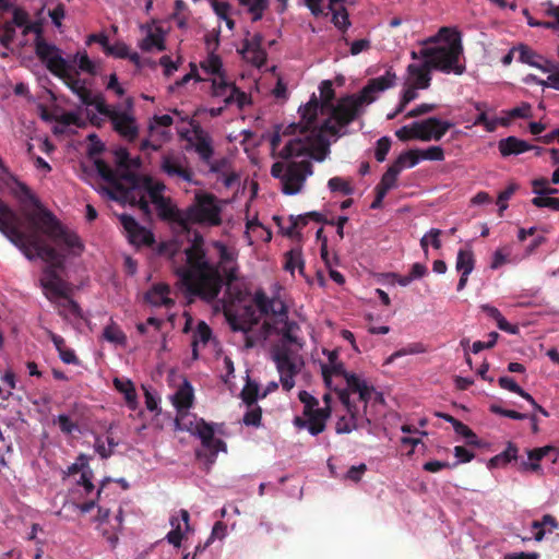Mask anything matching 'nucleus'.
I'll return each instance as SVG.
<instances>
[{
  "label": "nucleus",
  "instance_id": "nucleus-23",
  "mask_svg": "<svg viewBox=\"0 0 559 559\" xmlns=\"http://www.w3.org/2000/svg\"><path fill=\"white\" fill-rule=\"evenodd\" d=\"M154 205L160 219L176 223L183 228L185 211L182 212L176 205H174L170 198L165 197L164 199L154 203Z\"/></svg>",
  "mask_w": 559,
  "mask_h": 559
},
{
  "label": "nucleus",
  "instance_id": "nucleus-38",
  "mask_svg": "<svg viewBox=\"0 0 559 559\" xmlns=\"http://www.w3.org/2000/svg\"><path fill=\"white\" fill-rule=\"evenodd\" d=\"M247 312H249L251 317L248 320L238 318L237 316H229L227 318L230 329L234 332H242L247 334L251 331L252 326L258 323V320L253 318V311L251 310V308H248Z\"/></svg>",
  "mask_w": 559,
  "mask_h": 559
},
{
  "label": "nucleus",
  "instance_id": "nucleus-46",
  "mask_svg": "<svg viewBox=\"0 0 559 559\" xmlns=\"http://www.w3.org/2000/svg\"><path fill=\"white\" fill-rule=\"evenodd\" d=\"M342 1L343 0H305V3L314 16H319L324 13L325 8L333 10V7Z\"/></svg>",
  "mask_w": 559,
  "mask_h": 559
},
{
  "label": "nucleus",
  "instance_id": "nucleus-52",
  "mask_svg": "<svg viewBox=\"0 0 559 559\" xmlns=\"http://www.w3.org/2000/svg\"><path fill=\"white\" fill-rule=\"evenodd\" d=\"M248 102L247 94L241 92L236 85L231 87V92L224 99L226 106L236 103L239 109H242Z\"/></svg>",
  "mask_w": 559,
  "mask_h": 559
},
{
  "label": "nucleus",
  "instance_id": "nucleus-55",
  "mask_svg": "<svg viewBox=\"0 0 559 559\" xmlns=\"http://www.w3.org/2000/svg\"><path fill=\"white\" fill-rule=\"evenodd\" d=\"M308 419L307 430L312 436H318L325 430L326 424L322 421L320 417H318L314 412L310 413V415H304Z\"/></svg>",
  "mask_w": 559,
  "mask_h": 559
},
{
  "label": "nucleus",
  "instance_id": "nucleus-32",
  "mask_svg": "<svg viewBox=\"0 0 559 559\" xmlns=\"http://www.w3.org/2000/svg\"><path fill=\"white\" fill-rule=\"evenodd\" d=\"M518 454H519L518 445L515 443L509 441L507 443V448H506L504 451H502L501 453L492 456L488 461V467L489 468H497V467H500V466H506L510 462L516 461L518 460Z\"/></svg>",
  "mask_w": 559,
  "mask_h": 559
},
{
  "label": "nucleus",
  "instance_id": "nucleus-37",
  "mask_svg": "<svg viewBox=\"0 0 559 559\" xmlns=\"http://www.w3.org/2000/svg\"><path fill=\"white\" fill-rule=\"evenodd\" d=\"M114 385L117 389V391L124 395L127 404L130 407L134 408V405L136 403V392L131 380L115 378Z\"/></svg>",
  "mask_w": 559,
  "mask_h": 559
},
{
  "label": "nucleus",
  "instance_id": "nucleus-42",
  "mask_svg": "<svg viewBox=\"0 0 559 559\" xmlns=\"http://www.w3.org/2000/svg\"><path fill=\"white\" fill-rule=\"evenodd\" d=\"M403 158L404 157L396 158L394 160V163L383 174L379 185L385 187L389 190L395 187L397 176L401 173V165L403 164Z\"/></svg>",
  "mask_w": 559,
  "mask_h": 559
},
{
  "label": "nucleus",
  "instance_id": "nucleus-31",
  "mask_svg": "<svg viewBox=\"0 0 559 559\" xmlns=\"http://www.w3.org/2000/svg\"><path fill=\"white\" fill-rule=\"evenodd\" d=\"M94 164L102 179L111 185L116 190L124 191L120 182V175H118L117 171L114 170L104 159L98 158Z\"/></svg>",
  "mask_w": 559,
  "mask_h": 559
},
{
  "label": "nucleus",
  "instance_id": "nucleus-59",
  "mask_svg": "<svg viewBox=\"0 0 559 559\" xmlns=\"http://www.w3.org/2000/svg\"><path fill=\"white\" fill-rule=\"evenodd\" d=\"M298 399L304 404V415H310L319 405V401L307 391H300Z\"/></svg>",
  "mask_w": 559,
  "mask_h": 559
},
{
  "label": "nucleus",
  "instance_id": "nucleus-19",
  "mask_svg": "<svg viewBox=\"0 0 559 559\" xmlns=\"http://www.w3.org/2000/svg\"><path fill=\"white\" fill-rule=\"evenodd\" d=\"M192 133L193 138L189 141L192 142L194 151L204 164H210L214 155L212 138L199 124L193 127Z\"/></svg>",
  "mask_w": 559,
  "mask_h": 559
},
{
  "label": "nucleus",
  "instance_id": "nucleus-60",
  "mask_svg": "<svg viewBox=\"0 0 559 559\" xmlns=\"http://www.w3.org/2000/svg\"><path fill=\"white\" fill-rule=\"evenodd\" d=\"M75 59L78 60V67L81 71L92 75L96 73V67L87 56L86 51L78 52Z\"/></svg>",
  "mask_w": 559,
  "mask_h": 559
},
{
  "label": "nucleus",
  "instance_id": "nucleus-34",
  "mask_svg": "<svg viewBox=\"0 0 559 559\" xmlns=\"http://www.w3.org/2000/svg\"><path fill=\"white\" fill-rule=\"evenodd\" d=\"M103 337L115 345L123 346L127 343V335L112 319H110L109 323L104 328Z\"/></svg>",
  "mask_w": 559,
  "mask_h": 559
},
{
  "label": "nucleus",
  "instance_id": "nucleus-21",
  "mask_svg": "<svg viewBox=\"0 0 559 559\" xmlns=\"http://www.w3.org/2000/svg\"><path fill=\"white\" fill-rule=\"evenodd\" d=\"M346 384V390H348L349 393H357L359 395V400L365 403V409L367 408V404L371 400L372 394H374L376 402L383 401V396L381 393L376 392L372 385H369L365 380L360 379L355 373L348 376Z\"/></svg>",
  "mask_w": 559,
  "mask_h": 559
},
{
  "label": "nucleus",
  "instance_id": "nucleus-53",
  "mask_svg": "<svg viewBox=\"0 0 559 559\" xmlns=\"http://www.w3.org/2000/svg\"><path fill=\"white\" fill-rule=\"evenodd\" d=\"M519 189V186L514 182L508 185V187L501 191L498 195L497 204L499 206V216L503 215L504 210L508 207L507 201L511 199V197Z\"/></svg>",
  "mask_w": 559,
  "mask_h": 559
},
{
  "label": "nucleus",
  "instance_id": "nucleus-8",
  "mask_svg": "<svg viewBox=\"0 0 559 559\" xmlns=\"http://www.w3.org/2000/svg\"><path fill=\"white\" fill-rule=\"evenodd\" d=\"M222 207L217 198L209 192H198L194 201L185 210V226L188 229L191 224L219 226L222 224Z\"/></svg>",
  "mask_w": 559,
  "mask_h": 559
},
{
  "label": "nucleus",
  "instance_id": "nucleus-47",
  "mask_svg": "<svg viewBox=\"0 0 559 559\" xmlns=\"http://www.w3.org/2000/svg\"><path fill=\"white\" fill-rule=\"evenodd\" d=\"M328 187L332 192H341L344 195H350L354 193V188L350 181L343 179L342 177H333L328 181Z\"/></svg>",
  "mask_w": 559,
  "mask_h": 559
},
{
  "label": "nucleus",
  "instance_id": "nucleus-22",
  "mask_svg": "<svg viewBox=\"0 0 559 559\" xmlns=\"http://www.w3.org/2000/svg\"><path fill=\"white\" fill-rule=\"evenodd\" d=\"M112 128L129 142H133L139 134L135 119L127 112L117 111L110 119Z\"/></svg>",
  "mask_w": 559,
  "mask_h": 559
},
{
  "label": "nucleus",
  "instance_id": "nucleus-28",
  "mask_svg": "<svg viewBox=\"0 0 559 559\" xmlns=\"http://www.w3.org/2000/svg\"><path fill=\"white\" fill-rule=\"evenodd\" d=\"M40 286L44 295L50 302H56L57 299L67 297L69 293L68 284L61 276L56 277V280L45 281Z\"/></svg>",
  "mask_w": 559,
  "mask_h": 559
},
{
  "label": "nucleus",
  "instance_id": "nucleus-17",
  "mask_svg": "<svg viewBox=\"0 0 559 559\" xmlns=\"http://www.w3.org/2000/svg\"><path fill=\"white\" fill-rule=\"evenodd\" d=\"M119 221L127 231L128 239L135 246H152L155 242L154 235L141 226L133 216L121 214Z\"/></svg>",
  "mask_w": 559,
  "mask_h": 559
},
{
  "label": "nucleus",
  "instance_id": "nucleus-6",
  "mask_svg": "<svg viewBox=\"0 0 559 559\" xmlns=\"http://www.w3.org/2000/svg\"><path fill=\"white\" fill-rule=\"evenodd\" d=\"M36 56L53 75L64 82L82 103H87L90 90L85 86V81L78 76V72L71 73L73 67L60 55V49L57 46L45 40H37Z\"/></svg>",
  "mask_w": 559,
  "mask_h": 559
},
{
  "label": "nucleus",
  "instance_id": "nucleus-29",
  "mask_svg": "<svg viewBox=\"0 0 559 559\" xmlns=\"http://www.w3.org/2000/svg\"><path fill=\"white\" fill-rule=\"evenodd\" d=\"M559 526L558 521L551 514H544L540 520L532 522V530L534 531V539L542 542L546 533H551Z\"/></svg>",
  "mask_w": 559,
  "mask_h": 559
},
{
  "label": "nucleus",
  "instance_id": "nucleus-26",
  "mask_svg": "<svg viewBox=\"0 0 559 559\" xmlns=\"http://www.w3.org/2000/svg\"><path fill=\"white\" fill-rule=\"evenodd\" d=\"M498 148L503 157L519 155L534 148L533 145L516 136H508L498 142Z\"/></svg>",
  "mask_w": 559,
  "mask_h": 559
},
{
  "label": "nucleus",
  "instance_id": "nucleus-10",
  "mask_svg": "<svg viewBox=\"0 0 559 559\" xmlns=\"http://www.w3.org/2000/svg\"><path fill=\"white\" fill-rule=\"evenodd\" d=\"M313 174V167L310 160L276 162L271 167L272 177L280 179L282 191L287 195H293L301 191L307 177Z\"/></svg>",
  "mask_w": 559,
  "mask_h": 559
},
{
  "label": "nucleus",
  "instance_id": "nucleus-43",
  "mask_svg": "<svg viewBox=\"0 0 559 559\" xmlns=\"http://www.w3.org/2000/svg\"><path fill=\"white\" fill-rule=\"evenodd\" d=\"M286 271L294 273L295 269L299 270V273H304L305 262L301 257V251L299 249H292L285 254V265Z\"/></svg>",
  "mask_w": 559,
  "mask_h": 559
},
{
  "label": "nucleus",
  "instance_id": "nucleus-2",
  "mask_svg": "<svg viewBox=\"0 0 559 559\" xmlns=\"http://www.w3.org/2000/svg\"><path fill=\"white\" fill-rule=\"evenodd\" d=\"M32 221L38 226L44 235H46L57 247L58 255L61 260L60 265L56 261H45L48 265L43 271L40 284L45 281L56 280L60 276L58 271L64 267L67 257H79L84 251V243L79 235L67 228L57 216L47 209H40L39 212L32 216Z\"/></svg>",
  "mask_w": 559,
  "mask_h": 559
},
{
  "label": "nucleus",
  "instance_id": "nucleus-14",
  "mask_svg": "<svg viewBox=\"0 0 559 559\" xmlns=\"http://www.w3.org/2000/svg\"><path fill=\"white\" fill-rule=\"evenodd\" d=\"M159 169L169 178L192 182L193 171L188 167L187 157L175 152L164 153L160 157Z\"/></svg>",
  "mask_w": 559,
  "mask_h": 559
},
{
  "label": "nucleus",
  "instance_id": "nucleus-58",
  "mask_svg": "<svg viewBox=\"0 0 559 559\" xmlns=\"http://www.w3.org/2000/svg\"><path fill=\"white\" fill-rule=\"evenodd\" d=\"M53 423L57 424L60 430L66 435H71L79 430L78 424L71 420V418L66 414H60Z\"/></svg>",
  "mask_w": 559,
  "mask_h": 559
},
{
  "label": "nucleus",
  "instance_id": "nucleus-20",
  "mask_svg": "<svg viewBox=\"0 0 559 559\" xmlns=\"http://www.w3.org/2000/svg\"><path fill=\"white\" fill-rule=\"evenodd\" d=\"M519 51V61L522 63H526L531 67L537 68L543 72H551L559 68V64H556L547 59H545L542 55L537 53L530 46L525 44H520L516 46Z\"/></svg>",
  "mask_w": 559,
  "mask_h": 559
},
{
  "label": "nucleus",
  "instance_id": "nucleus-11",
  "mask_svg": "<svg viewBox=\"0 0 559 559\" xmlns=\"http://www.w3.org/2000/svg\"><path fill=\"white\" fill-rule=\"evenodd\" d=\"M187 430L200 438L204 450H197L195 455L199 460H204L209 466L214 464L219 451L226 452V443L214 437L213 426L203 418L195 419L194 424L190 423Z\"/></svg>",
  "mask_w": 559,
  "mask_h": 559
},
{
  "label": "nucleus",
  "instance_id": "nucleus-51",
  "mask_svg": "<svg viewBox=\"0 0 559 559\" xmlns=\"http://www.w3.org/2000/svg\"><path fill=\"white\" fill-rule=\"evenodd\" d=\"M115 157H116L117 166L121 169L120 177H121V179H123V176L127 174V171H132L131 164H130L131 163L130 154L126 148L121 147L115 152Z\"/></svg>",
  "mask_w": 559,
  "mask_h": 559
},
{
  "label": "nucleus",
  "instance_id": "nucleus-39",
  "mask_svg": "<svg viewBox=\"0 0 559 559\" xmlns=\"http://www.w3.org/2000/svg\"><path fill=\"white\" fill-rule=\"evenodd\" d=\"M169 289L167 286L156 285L146 294V299L155 306H170L173 300L168 297Z\"/></svg>",
  "mask_w": 559,
  "mask_h": 559
},
{
  "label": "nucleus",
  "instance_id": "nucleus-56",
  "mask_svg": "<svg viewBox=\"0 0 559 559\" xmlns=\"http://www.w3.org/2000/svg\"><path fill=\"white\" fill-rule=\"evenodd\" d=\"M212 336V330L211 328L204 322H199L197 330L193 334L192 342H197V344L202 343L203 345H206Z\"/></svg>",
  "mask_w": 559,
  "mask_h": 559
},
{
  "label": "nucleus",
  "instance_id": "nucleus-36",
  "mask_svg": "<svg viewBox=\"0 0 559 559\" xmlns=\"http://www.w3.org/2000/svg\"><path fill=\"white\" fill-rule=\"evenodd\" d=\"M153 48H156L159 51H164L166 49L164 34L159 27H157L155 32L150 31L141 44V49L144 51H151Z\"/></svg>",
  "mask_w": 559,
  "mask_h": 559
},
{
  "label": "nucleus",
  "instance_id": "nucleus-4",
  "mask_svg": "<svg viewBox=\"0 0 559 559\" xmlns=\"http://www.w3.org/2000/svg\"><path fill=\"white\" fill-rule=\"evenodd\" d=\"M19 216L12 211V216L0 224V233L16 246L28 260L40 259L43 261H56L60 265L61 260L58 249L45 243L37 234H25L19 227Z\"/></svg>",
  "mask_w": 559,
  "mask_h": 559
},
{
  "label": "nucleus",
  "instance_id": "nucleus-15",
  "mask_svg": "<svg viewBox=\"0 0 559 559\" xmlns=\"http://www.w3.org/2000/svg\"><path fill=\"white\" fill-rule=\"evenodd\" d=\"M319 107L320 102L313 94L311 99L305 105V107L300 108V122L287 126L284 131V134L299 133L301 135H306L310 134L312 130H319L320 128H318L316 124Z\"/></svg>",
  "mask_w": 559,
  "mask_h": 559
},
{
  "label": "nucleus",
  "instance_id": "nucleus-25",
  "mask_svg": "<svg viewBox=\"0 0 559 559\" xmlns=\"http://www.w3.org/2000/svg\"><path fill=\"white\" fill-rule=\"evenodd\" d=\"M550 452H558L555 447L545 445L542 448H535L527 451L530 462L522 461L519 464V471L521 472H540V460L544 459Z\"/></svg>",
  "mask_w": 559,
  "mask_h": 559
},
{
  "label": "nucleus",
  "instance_id": "nucleus-27",
  "mask_svg": "<svg viewBox=\"0 0 559 559\" xmlns=\"http://www.w3.org/2000/svg\"><path fill=\"white\" fill-rule=\"evenodd\" d=\"M430 70L431 67L426 60L421 64L411 63L407 72L414 81L412 85L421 90L428 88L431 81Z\"/></svg>",
  "mask_w": 559,
  "mask_h": 559
},
{
  "label": "nucleus",
  "instance_id": "nucleus-12",
  "mask_svg": "<svg viewBox=\"0 0 559 559\" xmlns=\"http://www.w3.org/2000/svg\"><path fill=\"white\" fill-rule=\"evenodd\" d=\"M294 353L286 344H277L272 348V358L280 372V381L285 391H290L295 385V377L300 370Z\"/></svg>",
  "mask_w": 559,
  "mask_h": 559
},
{
  "label": "nucleus",
  "instance_id": "nucleus-63",
  "mask_svg": "<svg viewBox=\"0 0 559 559\" xmlns=\"http://www.w3.org/2000/svg\"><path fill=\"white\" fill-rule=\"evenodd\" d=\"M532 204L536 207H549L559 211V198L538 195L532 199Z\"/></svg>",
  "mask_w": 559,
  "mask_h": 559
},
{
  "label": "nucleus",
  "instance_id": "nucleus-64",
  "mask_svg": "<svg viewBox=\"0 0 559 559\" xmlns=\"http://www.w3.org/2000/svg\"><path fill=\"white\" fill-rule=\"evenodd\" d=\"M222 66L223 64H222L221 58L218 56L212 55L202 64V68L211 74H217L219 78V76H223Z\"/></svg>",
  "mask_w": 559,
  "mask_h": 559
},
{
  "label": "nucleus",
  "instance_id": "nucleus-35",
  "mask_svg": "<svg viewBox=\"0 0 559 559\" xmlns=\"http://www.w3.org/2000/svg\"><path fill=\"white\" fill-rule=\"evenodd\" d=\"M475 266V258L472 250L460 249L456 257L455 269L463 275H469Z\"/></svg>",
  "mask_w": 559,
  "mask_h": 559
},
{
  "label": "nucleus",
  "instance_id": "nucleus-1",
  "mask_svg": "<svg viewBox=\"0 0 559 559\" xmlns=\"http://www.w3.org/2000/svg\"><path fill=\"white\" fill-rule=\"evenodd\" d=\"M217 252L216 263H212L204 249L202 235L195 234L191 245L185 249L186 264L176 267L178 276L186 290L200 299L212 302L221 294L223 287L230 290L239 280V251L221 240L212 242Z\"/></svg>",
  "mask_w": 559,
  "mask_h": 559
},
{
  "label": "nucleus",
  "instance_id": "nucleus-57",
  "mask_svg": "<svg viewBox=\"0 0 559 559\" xmlns=\"http://www.w3.org/2000/svg\"><path fill=\"white\" fill-rule=\"evenodd\" d=\"M337 395L338 400L345 406L349 416H352V419L355 420L356 416L358 415V407L354 403H352L349 391L346 389L340 390L337 392Z\"/></svg>",
  "mask_w": 559,
  "mask_h": 559
},
{
  "label": "nucleus",
  "instance_id": "nucleus-33",
  "mask_svg": "<svg viewBox=\"0 0 559 559\" xmlns=\"http://www.w3.org/2000/svg\"><path fill=\"white\" fill-rule=\"evenodd\" d=\"M241 7L247 8L251 14L252 22L262 20L264 12L269 9V0H237Z\"/></svg>",
  "mask_w": 559,
  "mask_h": 559
},
{
  "label": "nucleus",
  "instance_id": "nucleus-50",
  "mask_svg": "<svg viewBox=\"0 0 559 559\" xmlns=\"http://www.w3.org/2000/svg\"><path fill=\"white\" fill-rule=\"evenodd\" d=\"M235 84L228 83L224 76H219L217 79H214L212 81V94L215 97H226L230 92L231 87H234Z\"/></svg>",
  "mask_w": 559,
  "mask_h": 559
},
{
  "label": "nucleus",
  "instance_id": "nucleus-5",
  "mask_svg": "<svg viewBox=\"0 0 559 559\" xmlns=\"http://www.w3.org/2000/svg\"><path fill=\"white\" fill-rule=\"evenodd\" d=\"M325 133L338 135V128L332 124L330 119L323 121L319 130H312L304 139L289 140L280 151L278 156L283 159L293 157L309 156L316 162H323L330 154V142Z\"/></svg>",
  "mask_w": 559,
  "mask_h": 559
},
{
  "label": "nucleus",
  "instance_id": "nucleus-48",
  "mask_svg": "<svg viewBox=\"0 0 559 559\" xmlns=\"http://www.w3.org/2000/svg\"><path fill=\"white\" fill-rule=\"evenodd\" d=\"M242 401L247 404L248 407L252 405H257V400L259 395V385L255 382L247 381L243 386L241 393Z\"/></svg>",
  "mask_w": 559,
  "mask_h": 559
},
{
  "label": "nucleus",
  "instance_id": "nucleus-24",
  "mask_svg": "<svg viewBox=\"0 0 559 559\" xmlns=\"http://www.w3.org/2000/svg\"><path fill=\"white\" fill-rule=\"evenodd\" d=\"M194 393L191 383L185 379L171 397L173 405L178 413L187 412L193 404Z\"/></svg>",
  "mask_w": 559,
  "mask_h": 559
},
{
  "label": "nucleus",
  "instance_id": "nucleus-7",
  "mask_svg": "<svg viewBox=\"0 0 559 559\" xmlns=\"http://www.w3.org/2000/svg\"><path fill=\"white\" fill-rule=\"evenodd\" d=\"M123 180L130 185V190L124 191L126 198L132 205H136L145 216L152 214L151 206L144 194H141L139 198L135 197L136 190L146 191L153 204L165 198L163 192L166 186L162 181H155L151 176L127 171Z\"/></svg>",
  "mask_w": 559,
  "mask_h": 559
},
{
  "label": "nucleus",
  "instance_id": "nucleus-40",
  "mask_svg": "<svg viewBox=\"0 0 559 559\" xmlns=\"http://www.w3.org/2000/svg\"><path fill=\"white\" fill-rule=\"evenodd\" d=\"M86 100H87V103H83L84 105L94 106L100 115L107 117L109 120L111 119L114 114H116L118 111L116 109H111L106 104L102 94L93 95L92 92L90 91V93L87 94Z\"/></svg>",
  "mask_w": 559,
  "mask_h": 559
},
{
  "label": "nucleus",
  "instance_id": "nucleus-9",
  "mask_svg": "<svg viewBox=\"0 0 559 559\" xmlns=\"http://www.w3.org/2000/svg\"><path fill=\"white\" fill-rule=\"evenodd\" d=\"M463 52V47L460 38L438 46L424 48L420 55L425 58L431 69L439 70L443 73H455L461 75L465 71V67L459 63V58Z\"/></svg>",
  "mask_w": 559,
  "mask_h": 559
},
{
  "label": "nucleus",
  "instance_id": "nucleus-16",
  "mask_svg": "<svg viewBox=\"0 0 559 559\" xmlns=\"http://www.w3.org/2000/svg\"><path fill=\"white\" fill-rule=\"evenodd\" d=\"M450 121L441 120L436 117H430L423 121L414 122V130L416 131V140L420 141H439L452 128Z\"/></svg>",
  "mask_w": 559,
  "mask_h": 559
},
{
  "label": "nucleus",
  "instance_id": "nucleus-45",
  "mask_svg": "<svg viewBox=\"0 0 559 559\" xmlns=\"http://www.w3.org/2000/svg\"><path fill=\"white\" fill-rule=\"evenodd\" d=\"M320 95H321V107L330 109L333 106V100L335 98V92L333 88L332 81L324 80L321 82L320 86Z\"/></svg>",
  "mask_w": 559,
  "mask_h": 559
},
{
  "label": "nucleus",
  "instance_id": "nucleus-61",
  "mask_svg": "<svg viewBox=\"0 0 559 559\" xmlns=\"http://www.w3.org/2000/svg\"><path fill=\"white\" fill-rule=\"evenodd\" d=\"M420 159L441 162L444 159V151L441 146H430L419 150Z\"/></svg>",
  "mask_w": 559,
  "mask_h": 559
},
{
  "label": "nucleus",
  "instance_id": "nucleus-13",
  "mask_svg": "<svg viewBox=\"0 0 559 559\" xmlns=\"http://www.w3.org/2000/svg\"><path fill=\"white\" fill-rule=\"evenodd\" d=\"M366 102L359 94L347 95L342 97L336 105H333L331 110V117L329 118L332 124L338 128V131L348 126L350 122L357 119L360 115L361 107Z\"/></svg>",
  "mask_w": 559,
  "mask_h": 559
},
{
  "label": "nucleus",
  "instance_id": "nucleus-30",
  "mask_svg": "<svg viewBox=\"0 0 559 559\" xmlns=\"http://www.w3.org/2000/svg\"><path fill=\"white\" fill-rule=\"evenodd\" d=\"M52 304L56 306L58 314L64 319H68L69 314L78 319H84L80 305L69 297V293L67 297H61Z\"/></svg>",
  "mask_w": 559,
  "mask_h": 559
},
{
  "label": "nucleus",
  "instance_id": "nucleus-44",
  "mask_svg": "<svg viewBox=\"0 0 559 559\" xmlns=\"http://www.w3.org/2000/svg\"><path fill=\"white\" fill-rule=\"evenodd\" d=\"M350 374L352 373L346 371L344 364L341 361L331 366L322 365V376L328 386H330L331 384L332 376H341L345 380H347L348 376Z\"/></svg>",
  "mask_w": 559,
  "mask_h": 559
},
{
  "label": "nucleus",
  "instance_id": "nucleus-18",
  "mask_svg": "<svg viewBox=\"0 0 559 559\" xmlns=\"http://www.w3.org/2000/svg\"><path fill=\"white\" fill-rule=\"evenodd\" d=\"M395 80V73L389 70L381 76L370 79L358 94L361 96L362 102L371 104L376 100V94L394 86Z\"/></svg>",
  "mask_w": 559,
  "mask_h": 559
},
{
  "label": "nucleus",
  "instance_id": "nucleus-62",
  "mask_svg": "<svg viewBox=\"0 0 559 559\" xmlns=\"http://www.w3.org/2000/svg\"><path fill=\"white\" fill-rule=\"evenodd\" d=\"M391 148V140L388 136H382L377 141L374 157L378 162H384Z\"/></svg>",
  "mask_w": 559,
  "mask_h": 559
},
{
  "label": "nucleus",
  "instance_id": "nucleus-54",
  "mask_svg": "<svg viewBox=\"0 0 559 559\" xmlns=\"http://www.w3.org/2000/svg\"><path fill=\"white\" fill-rule=\"evenodd\" d=\"M262 419V409L258 405H252L249 411L243 415L242 423L246 426L259 427Z\"/></svg>",
  "mask_w": 559,
  "mask_h": 559
},
{
  "label": "nucleus",
  "instance_id": "nucleus-49",
  "mask_svg": "<svg viewBox=\"0 0 559 559\" xmlns=\"http://www.w3.org/2000/svg\"><path fill=\"white\" fill-rule=\"evenodd\" d=\"M170 525L173 530L167 534L166 539L175 547H179L183 537L180 520L177 516H171Z\"/></svg>",
  "mask_w": 559,
  "mask_h": 559
},
{
  "label": "nucleus",
  "instance_id": "nucleus-41",
  "mask_svg": "<svg viewBox=\"0 0 559 559\" xmlns=\"http://www.w3.org/2000/svg\"><path fill=\"white\" fill-rule=\"evenodd\" d=\"M86 100H87V103H83L84 105L94 106L100 115L107 117L109 120L111 119L114 114H116L118 111L116 109H111L106 104L102 94L93 95L92 92L90 91V93L87 94Z\"/></svg>",
  "mask_w": 559,
  "mask_h": 559
},
{
  "label": "nucleus",
  "instance_id": "nucleus-3",
  "mask_svg": "<svg viewBox=\"0 0 559 559\" xmlns=\"http://www.w3.org/2000/svg\"><path fill=\"white\" fill-rule=\"evenodd\" d=\"M253 302L261 314H272V320L264 321L262 324L264 340L273 332L282 336L280 344L295 345L302 348L304 340L298 336L301 331L300 325L288 319V308L284 301L278 298H269L264 290L258 289L254 293Z\"/></svg>",
  "mask_w": 559,
  "mask_h": 559
}]
</instances>
